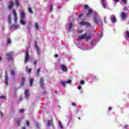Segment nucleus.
Returning <instances> with one entry per match:
<instances>
[{"instance_id": "1", "label": "nucleus", "mask_w": 129, "mask_h": 129, "mask_svg": "<svg viewBox=\"0 0 129 129\" xmlns=\"http://www.w3.org/2000/svg\"><path fill=\"white\" fill-rule=\"evenodd\" d=\"M91 38H92L91 35L87 36V33H85V34L79 36L78 39H79V40H90Z\"/></svg>"}, {"instance_id": "2", "label": "nucleus", "mask_w": 129, "mask_h": 129, "mask_svg": "<svg viewBox=\"0 0 129 129\" xmlns=\"http://www.w3.org/2000/svg\"><path fill=\"white\" fill-rule=\"evenodd\" d=\"M7 56V62H9V61H14V58H13V53L12 52H10L6 54Z\"/></svg>"}, {"instance_id": "3", "label": "nucleus", "mask_w": 129, "mask_h": 129, "mask_svg": "<svg viewBox=\"0 0 129 129\" xmlns=\"http://www.w3.org/2000/svg\"><path fill=\"white\" fill-rule=\"evenodd\" d=\"M30 60V55H29V50H27L24 57V64H26Z\"/></svg>"}, {"instance_id": "4", "label": "nucleus", "mask_w": 129, "mask_h": 129, "mask_svg": "<svg viewBox=\"0 0 129 129\" xmlns=\"http://www.w3.org/2000/svg\"><path fill=\"white\" fill-rule=\"evenodd\" d=\"M80 26H86L87 28L90 26V23L87 22H82L80 23Z\"/></svg>"}, {"instance_id": "5", "label": "nucleus", "mask_w": 129, "mask_h": 129, "mask_svg": "<svg viewBox=\"0 0 129 129\" xmlns=\"http://www.w3.org/2000/svg\"><path fill=\"white\" fill-rule=\"evenodd\" d=\"M24 94H25V97L26 99L28 100V99H29V96H30V93H29V90H25Z\"/></svg>"}, {"instance_id": "6", "label": "nucleus", "mask_w": 129, "mask_h": 129, "mask_svg": "<svg viewBox=\"0 0 129 129\" xmlns=\"http://www.w3.org/2000/svg\"><path fill=\"white\" fill-rule=\"evenodd\" d=\"M72 81H71V80H69L67 82H62L61 85H62L63 87H66V84H70L72 83Z\"/></svg>"}, {"instance_id": "7", "label": "nucleus", "mask_w": 129, "mask_h": 129, "mask_svg": "<svg viewBox=\"0 0 129 129\" xmlns=\"http://www.w3.org/2000/svg\"><path fill=\"white\" fill-rule=\"evenodd\" d=\"M60 68H61V70L62 71H63V72H67L68 69H67V67H66V66H65L64 64H61Z\"/></svg>"}, {"instance_id": "8", "label": "nucleus", "mask_w": 129, "mask_h": 129, "mask_svg": "<svg viewBox=\"0 0 129 129\" xmlns=\"http://www.w3.org/2000/svg\"><path fill=\"white\" fill-rule=\"evenodd\" d=\"M39 83L41 86V88H43L44 86H45V84H44V78H41L39 80Z\"/></svg>"}, {"instance_id": "9", "label": "nucleus", "mask_w": 129, "mask_h": 129, "mask_svg": "<svg viewBox=\"0 0 129 129\" xmlns=\"http://www.w3.org/2000/svg\"><path fill=\"white\" fill-rule=\"evenodd\" d=\"M13 7H14V1H11L9 2V5L8 6L9 10H12V9H13Z\"/></svg>"}, {"instance_id": "10", "label": "nucleus", "mask_w": 129, "mask_h": 129, "mask_svg": "<svg viewBox=\"0 0 129 129\" xmlns=\"http://www.w3.org/2000/svg\"><path fill=\"white\" fill-rule=\"evenodd\" d=\"M93 22L96 24V25H98L99 24V20L97 19V17H95L93 18Z\"/></svg>"}, {"instance_id": "11", "label": "nucleus", "mask_w": 129, "mask_h": 129, "mask_svg": "<svg viewBox=\"0 0 129 129\" xmlns=\"http://www.w3.org/2000/svg\"><path fill=\"white\" fill-rule=\"evenodd\" d=\"M110 20L112 23H115L116 22V18H115V16L112 15L110 18Z\"/></svg>"}, {"instance_id": "12", "label": "nucleus", "mask_w": 129, "mask_h": 129, "mask_svg": "<svg viewBox=\"0 0 129 129\" xmlns=\"http://www.w3.org/2000/svg\"><path fill=\"white\" fill-rule=\"evenodd\" d=\"M5 84L6 85H9L8 83V74H7V72H6V74H5Z\"/></svg>"}, {"instance_id": "13", "label": "nucleus", "mask_w": 129, "mask_h": 129, "mask_svg": "<svg viewBox=\"0 0 129 129\" xmlns=\"http://www.w3.org/2000/svg\"><path fill=\"white\" fill-rule=\"evenodd\" d=\"M13 15L14 16L15 22H17V20H18V16H17V12H16V10H13Z\"/></svg>"}, {"instance_id": "14", "label": "nucleus", "mask_w": 129, "mask_h": 129, "mask_svg": "<svg viewBox=\"0 0 129 129\" xmlns=\"http://www.w3.org/2000/svg\"><path fill=\"white\" fill-rule=\"evenodd\" d=\"M93 12L92 11V10L89 9L88 10V13L87 14L86 17H87V18H89V17H90V15H91V14H93Z\"/></svg>"}, {"instance_id": "15", "label": "nucleus", "mask_w": 129, "mask_h": 129, "mask_svg": "<svg viewBox=\"0 0 129 129\" xmlns=\"http://www.w3.org/2000/svg\"><path fill=\"white\" fill-rule=\"evenodd\" d=\"M121 17L122 20H124V19L126 18V14L125 13L122 12L121 13Z\"/></svg>"}, {"instance_id": "16", "label": "nucleus", "mask_w": 129, "mask_h": 129, "mask_svg": "<svg viewBox=\"0 0 129 129\" xmlns=\"http://www.w3.org/2000/svg\"><path fill=\"white\" fill-rule=\"evenodd\" d=\"M73 27V24L72 23H70L69 24V30L70 31H72V28Z\"/></svg>"}, {"instance_id": "17", "label": "nucleus", "mask_w": 129, "mask_h": 129, "mask_svg": "<svg viewBox=\"0 0 129 129\" xmlns=\"http://www.w3.org/2000/svg\"><path fill=\"white\" fill-rule=\"evenodd\" d=\"M40 71H41V70L39 68L37 69V70L36 71V76H37V77H39V76H40Z\"/></svg>"}, {"instance_id": "18", "label": "nucleus", "mask_w": 129, "mask_h": 129, "mask_svg": "<svg viewBox=\"0 0 129 129\" xmlns=\"http://www.w3.org/2000/svg\"><path fill=\"white\" fill-rule=\"evenodd\" d=\"M8 21L9 23V24H12V17L11 16V15H9L8 17Z\"/></svg>"}, {"instance_id": "19", "label": "nucleus", "mask_w": 129, "mask_h": 129, "mask_svg": "<svg viewBox=\"0 0 129 129\" xmlns=\"http://www.w3.org/2000/svg\"><path fill=\"white\" fill-rule=\"evenodd\" d=\"M21 79H22L21 84H22V86H24V85L25 84V82L26 81V79L24 77H22L21 78Z\"/></svg>"}, {"instance_id": "20", "label": "nucleus", "mask_w": 129, "mask_h": 129, "mask_svg": "<svg viewBox=\"0 0 129 129\" xmlns=\"http://www.w3.org/2000/svg\"><path fill=\"white\" fill-rule=\"evenodd\" d=\"M26 16V14H25V12L24 11H22V14H21V19H24Z\"/></svg>"}, {"instance_id": "21", "label": "nucleus", "mask_w": 129, "mask_h": 129, "mask_svg": "<svg viewBox=\"0 0 129 129\" xmlns=\"http://www.w3.org/2000/svg\"><path fill=\"white\" fill-rule=\"evenodd\" d=\"M58 125L60 129H63V125L60 121H58Z\"/></svg>"}, {"instance_id": "22", "label": "nucleus", "mask_w": 129, "mask_h": 129, "mask_svg": "<svg viewBox=\"0 0 129 129\" xmlns=\"http://www.w3.org/2000/svg\"><path fill=\"white\" fill-rule=\"evenodd\" d=\"M16 124L18 125V126H19L21 124V120L20 119H18L17 120Z\"/></svg>"}, {"instance_id": "23", "label": "nucleus", "mask_w": 129, "mask_h": 129, "mask_svg": "<svg viewBox=\"0 0 129 129\" xmlns=\"http://www.w3.org/2000/svg\"><path fill=\"white\" fill-rule=\"evenodd\" d=\"M33 82H34V79L30 80V86H33Z\"/></svg>"}, {"instance_id": "24", "label": "nucleus", "mask_w": 129, "mask_h": 129, "mask_svg": "<svg viewBox=\"0 0 129 129\" xmlns=\"http://www.w3.org/2000/svg\"><path fill=\"white\" fill-rule=\"evenodd\" d=\"M15 5L16 6V7H18L19 6V0H16V2H15Z\"/></svg>"}, {"instance_id": "25", "label": "nucleus", "mask_w": 129, "mask_h": 129, "mask_svg": "<svg viewBox=\"0 0 129 129\" xmlns=\"http://www.w3.org/2000/svg\"><path fill=\"white\" fill-rule=\"evenodd\" d=\"M50 9L49 10V12H50L51 13V12H52L53 11V6L52 5H51L50 6Z\"/></svg>"}, {"instance_id": "26", "label": "nucleus", "mask_w": 129, "mask_h": 129, "mask_svg": "<svg viewBox=\"0 0 129 129\" xmlns=\"http://www.w3.org/2000/svg\"><path fill=\"white\" fill-rule=\"evenodd\" d=\"M35 28L36 29V30H38L39 29V25L38 23L35 24Z\"/></svg>"}, {"instance_id": "27", "label": "nucleus", "mask_w": 129, "mask_h": 129, "mask_svg": "<svg viewBox=\"0 0 129 129\" xmlns=\"http://www.w3.org/2000/svg\"><path fill=\"white\" fill-rule=\"evenodd\" d=\"M84 9L87 10V9H89V6H88L87 5H85L84 6Z\"/></svg>"}, {"instance_id": "28", "label": "nucleus", "mask_w": 129, "mask_h": 129, "mask_svg": "<svg viewBox=\"0 0 129 129\" xmlns=\"http://www.w3.org/2000/svg\"><path fill=\"white\" fill-rule=\"evenodd\" d=\"M36 50H37V53L38 55H40V50L39 49V47L36 48Z\"/></svg>"}, {"instance_id": "29", "label": "nucleus", "mask_w": 129, "mask_h": 129, "mask_svg": "<svg viewBox=\"0 0 129 129\" xmlns=\"http://www.w3.org/2000/svg\"><path fill=\"white\" fill-rule=\"evenodd\" d=\"M11 38H9L7 40V44H11Z\"/></svg>"}, {"instance_id": "30", "label": "nucleus", "mask_w": 129, "mask_h": 129, "mask_svg": "<svg viewBox=\"0 0 129 129\" xmlns=\"http://www.w3.org/2000/svg\"><path fill=\"white\" fill-rule=\"evenodd\" d=\"M28 12L30 13V14H33V11L31 8H28Z\"/></svg>"}, {"instance_id": "31", "label": "nucleus", "mask_w": 129, "mask_h": 129, "mask_svg": "<svg viewBox=\"0 0 129 129\" xmlns=\"http://www.w3.org/2000/svg\"><path fill=\"white\" fill-rule=\"evenodd\" d=\"M19 112H20V113H24V112H25V110L24 109H21L19 110Z\"/></svg>"}, {"instance_id": "32", "label": "nucleus", "mask_w": 129, "mask_h": 129, "mask_svg": "<svg viewBox=\"0 0 129 129\" xmlns=\"http://www.w3.org/2000/svg\"><path fill=\"white\" fill-rule=\"evenodd\" d=\"M51 123H52V121H48L47 123V125H48V126H50V125H51Z\"/></svg>"}, {"instance_id": "33", "label": "nucleus", "mask_w": 129, "mask_h": 129, "mask_svg": "<svg viewBox=\"0 0 129 129\" xmlns=\"http://www.w3.org/2000/svg\"><path fill=\"white\" fill-rule=\"evenodd\" d=\"M21 23L22 25H26V22L24 21V20H23V19L21 20Z\"/></svg>"}, {"instance_id": "34", "label": "nucleus", "mask_w": 129, "mask_h": 129, "mask_svg": "<svg viewBox=\"0 0 129 129\" xmlns=\"http://www.w3.org/2000/svg\"><path fill=\"white\" fill-rule=\"evenodd\" d=\"M77 32L79 33V34H82V33H83V30H78Z\"/></svg>"}, {"instance_id": "35", "label": "nucleus", "mask_w": 129, "mask_h": 129, "mask_svg": "<svg viewBox=\"0 0 129 129\" xmlns=\"http://www.w3.org/2000/svg\"><path fill=\"white\" fill-rule=\"evenodd\" d=\"M11 74L12 76H15V71L14 70L11 71Z\"/></svg>"}, {"instance_id": "36", "label": "nucleus", "mask_w": 129, "mask_h": 129, "mask_svg": "<svg viewBox=\"0 0 129 129\" xmlns=\"http://www.w3.org/2000/svg\"><path fill=\"white\" fill-rule=\"evenodd\" d=\"M102 2L103 7V8H104V9H105V8H106V6H105V4H104V2L103 1V0H102Z\"/></svg>"}, {"instance_id": "37", "label": "nucleus", "mask_w": 129, "mask_h": 129, "mask_svg": "<svg viewBox=\"0 0 129 129\" xmlns=\"http://www.w3.org/2000/svg\"><path fill=\"white\" fill-rule=\"evenodd\" d=\"M126 36L127 38H129V32H128V31H126Z\"/></svg>"}, {"instance_id": "38", "label": "nucleus", "mask_w": 129, "mask_h": 129, "mask_svg": "<svg viewBox=\"0 0 129 129\" xmlns=\"http://www.w3.org/2000/svg\"><path fill=\"white\" fill-rule=\"evenodd\" d=\"M27 71H28V73H29V74H31V71H32V69H29V70H27Z\"/></svg>"}, {"instance_id": "39", "label": "nucleus", "mask_w": 129, "mask_h": 129, "mask_svg": "<svg viewBox=\"0 0 129 129\" xmlns=\"http://www.w3.org/2000/svg\"><path fill=\"white\" fill-rule=\"evenodd\" d=\"M34 44H35V47L36 48H39V47H38V45H37V41H35Z\"/></svg>"}, {"instance_id": "40", "label": "nucleus", "mask_w": 129, "mask_h": 129, "mask_svg": "<svg viewBox=\"0 0 129 129\" xmlns=\"http://www.w3.org/2000/svg\"><path fill=\"white\" fill-rule=\"evenodd\" d=\"M0 98H3V99H6V96H1Z\"/></svg>"}, {"instance_id": "41", "label": "nucleus", "mask_w": 129, "mask_h": 129, "mask_svg": "<svg viewBox=\"0 0 129 129\" xmlns=\"http://www.w3.org/2000/svg\"><path fill=\"white\" fill-rule=\"evenodd\" d=\"M80 84L81 85H83V84H84V81H81V82H80Z\"/></svg>"}, {"instance_id": "42", "label": "nucleus", "mask_w": 129, "mask_h": 129, "mask_svg": "<svg viewBox=\"0 0 129 129\" xmlns=\"http://www.w3.org/2000/svg\"><path fill=\"white\" fill-rule=\"evenodd\" d=\"M34 64L35 65V67H36V65H37V60H34Z\"/></svg>"}, {"instance_id": "43", "label": "nucleus", "mask_w": 129, "mask_h": 129, "mask_svg": "<svg viewBox=\"0 0 129 129\" xmlns=\"http://www.w3.org/2000/svg\"><path fill=\"white\" fill-rule=\"evenodd\" d=\"M26 124L27 126H29V125H30V123L29 122V121H26Z\"/></svg>"}, {"instance_id": "44", "label": "nucleus", "mask_w": 129, "mask_h": 129, "mask_svg": "<svg viewBox=\"0 0 129 129\" xmlns=\"http://www.w3.org/2000/svg\"><path fill=\"white\" fill-rule=\"evenodd\" d=\"M123 4H126V0H121Z\"/></svg>"}, {"instance_id": "45", "label": "nucleus", "mask_w": 129, "mask_h": 129, "mask_svg": "<svg viewBox=\"0 0 129 129\" xmlns=\"http://www.w3.org/2000/svg\"><path fill=\"white\" fill-rule=\"evenodd\" d=\"M72 105L73 106H76V104L75 103H72Z\"/></svg>"}, {"instance_id": "46", "label": "nucleus", "mask_w": 129, "mask_h": 129, "mask_svg": "<svg viewBox=\"0 0 129 129\" xmlns=\"http://www.w3.org/2000/svg\"><path fill=\"white\" fill-rule=\"evenodd\" d=\"M0 114L2 116V117H3V116H4V114L3 113V112L2 111H0Z\"/></svg>"}, {"instance_id": "47", "label": "nucleus", "mask_w": 129, "mask_h": 129, "mask_svg": "<svg viewBox=\"0 0 129 129\" xmlns=\"http://www.w3.org/2000/svg\"><path fill=\"white\" fill-rule=\"evenodd\" d=\"M82 16H83V14H80V15H78V17H79V18H81V17H82Z\"/></svg>"}, {"instance_id": "48", "label": "nucleus", "mask_w": 129, "mask_h": 129, "mask_svg": "<svg viewBox=\"0 0 129 129\" xmlns=\"http://www.w3.org/2000/svg\"><path fill=\"white\" fill-rule=\"evenodd\" d=\"M30 47H31V43H29L28 46H27V48H30Z\"/></svg>"}, {"instance_id": "49", "label": "nucleus", "mask_w": 129, "mask_h": 129, "mask_svg": "<svg viewBox=\"0 0 129 129\" xmlns=\"http://www.w3.org/2000/svg\"><path fill=\"white\" fill-rule=\"evenodd\" d=\"M78 89H79V90L81 89V86H78Z\"/></svg>"}, {"instance_id": "50", "label": "nucleus", "mask_w": 129, "mask_h": 129, "mask_svg": "<svg viewBox=\"0 0 129 129\" xmlns=\"http://www.w3.org/2000/svg\"><path fill=\"white\" fill-rule=\"evenodd\" d=\"M111 109H112V108H111V107H108V110H111Z\"/></svg>"}, {"instance_id": "51", "label": "nucleus", "mask_w": 129, "mask_h": 129, "mask_svg": "<svg viewBox=\"0 0 129 129\" xmlns=\"http://www.w3.org/2000/svg\"><path fill=\"white\" fill-rule=\"evenodd\" d=\"M2 60H3V57L0 55V61H2Z\"/></svg>"}, {"instance_id": "52", "label": "nucleus", "mask_w": 129, "mask_h": 129, "mask_svg": "<svg viewBox=\"0 0 129 129\" xmlns=\"http://www.w3.org/2000/svg\"><path fill=\"white\" fill-rule=\"evenodd\" d=\"M28 68H29V67L28 66H26V71H27L28 70Z\"/></svg>"}, {"instance_id": "53", "label": "nucleus", "mask_w": 129, "mask_h": 129, "mask_svg": "<svg viewBox=\"0 0 129 129\" xmlns=\"http://www.w3.org/2000/svg\"><path fill=\"white\" fill-rule=\"evenodd\" d=\"M114 1H115L116 3H118V2H119V0H114Z\"/></svg>"}, {"instance_id": "54", "label": "nucleus", "mask_w": 129, "mask_h": 129, "mask_svg": "<svg viewBox=\"0 0 129 129\" xmlns=\"http://www.w3.org/2000/svg\"><path fill=\"white\" fill-rule=\"evenodd\" d=\"M18 28V26H15V27L14 28V30H16Z\"/></svg>"}, {"instance_id": "55", "label": "nucleus", "mask_w": 129, "mask_h": 129, "mask_svg": "<svg viewBox=\"0 0 129 129\" xmlns=\"http://www.w3.org/2000/svg\"><path fill=\"white\" fill-rule=\"evenodd\" d=\"M54 57H55V58H57V57H58V54H55Z\"/></svg>"}, {"instance_id": "56", "label": "nucleus", "mask_w": 129, "mask_h": 129, "mask_svg": "<svg viewBox=\"0 0 129 129\" xmlns=\"http://www.w3.org/2000/svg\"><path fill=\"white\" fill-rule=\"evenodd\" d=\"M124 127H125V128H127V126L126 125H125Z\"/></svg>"}, {"instance_id": "57", "label": "nucleus", "mask_w": 129, "mask_h": 129, "mask_svg": "<svg viewBox=\"0 0 129 129\" xmlns=\"http://www.w3.org/2000/svg\"><path fill=\"white\" fill-rule=\"evenodd\" d=\"M22 129H26L25 127H22Z\"/></svg>"}, {"instance_id": "58", "label": "nucleus", "mask_w": 129, "mask_h": 129, "mask_svg": "<svg viewBox=\"0 0 129 129\" xmlns=\"http://www.w3.org/2000/svg\"><path fill=\"white\" fill-rule=\"evenodd\" d=\"M54 93L56 94L57 93V91H55Z\"/></svg>"}, {"instance_id": "59", "label": "nucleus", "mask_w": 129, "mask_h": 129, "mask_svg": "<svg viewBox=\"0 0 129 129\" xmlns=\"http://www.w3.org/2000/svg\"><path fill=\"white\" fill-rule=\"evenodd\" d=\"M78 119H80V117H79V118H78Z\"/></svg>"}, {"instance_id": "60", "label": "nucleus", "mask_w": 129, "mask_h": 129, "mask_svg": "<svg viewBox=\"0 0 129 129\" xmlns=\"http://www.w3.org/2000/svg\"><path fill=\"white\" fill-rule=\"evenodd\" d=\"M88 32H90V30H88Z\"/></svg>"}, {"instance_id": "61", "label": "nucleus", "mask_w": 129, "mask_h": 129, "mask_svg": "<svg viewBox=\"0 0 129 129\" xmlns=\"http://www.w3.org/2000/svg\"><path fill=\"white\" fill-rule=\"evenodd\" d=\"M3 0H0V2H2Z\"/></svg>"}]
</instances>
